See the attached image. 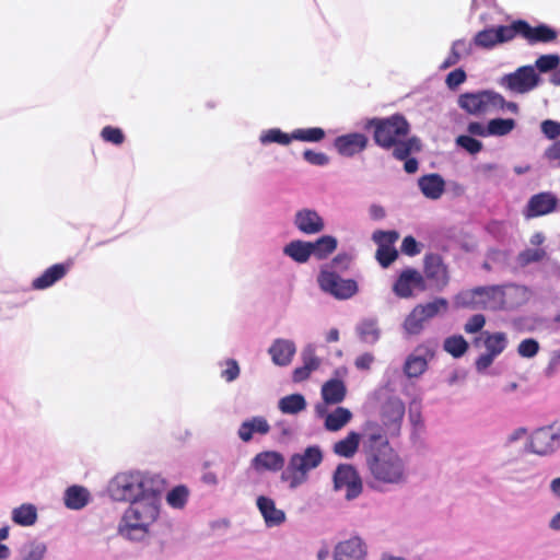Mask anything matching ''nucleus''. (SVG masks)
I'll return each instance as SVG.
<instances>
[{
	"label": "nucleus",
	"mask_w": 560,
	"mask_h": 560,
	"mask_svg": "<svg viewBox=\"0 0 560 560\" xmlns=\"http://www.w3.org/2000/svg\"><path fill=\"white\" fill-rule=\"evenodd\" d=\"M164 479L155 472L141 469L122 470L114 475L106 487L115 502L131 504L163 493Z\"/></svg>",
	"instance_id": "f257e3e1"
},
{
	"label": "nucleus",
	"mask_w": 560,
	"mask_h": 560,
	"mask_svg": "<svg viewBox=\"0 0 560 560\" xmlns=\"http://www.w3.org/2000/svg\"><path fill=\"white\" fill-rule=\"evenodd\" d=\"M163 511V493L129 504L118 522L117 532L126 540L144 541L158 526Z\"/></svg>",
	"instance_id": "f03ea898"
},
{
	"label": "nucleus",
	"mask_w": 560,
	"mask_h": 560,
	"mask_svg": "<svg viewBox=\"0 0 560 560\" xmlns=\"http://www.w3.org/2000/svg\"><path fill=\"white\" fill-rule=\"evenodd\" d=\"M369 125L374 127L375 142L384 149H392L393 155L397 160H404L421 149L418 138H407L409 124L400 115H393L385 119H372Z\"/></svg>",
	"instance_id": "7ed1b4c3"
},
{
	"label": "nucleus",
	"mask_w": 560,
	"mask_h": 560,
	"mask_svg": "<svg viewBox=\"0 0 560 560\" xmlns=\"http://www.w3.org/2000/svg\"><path fill=\"white\" fill-rule=\"evenodd\" d=\"M322 462V450L315 445L308 446L304 451L290 456L280 479L287 485L289 490H296L307 482L310 471L317 468Z\"/></svg>",
	"instance_id": "20e7f679"
},
{
	"label": "nucleus",
	"mask_w": 560,
	"mask_h": 560,
	"mask_svg": "<svg viewBox=\"0 0 560 560\" xmlns=\"http://www.w3.org/2000/svg\"><path fill=\"white\" fill-rule=\"evenodd\" d=\"M369 469L380 483L400 485L407 479V469L402 458L393 448L384 447L369 459Z\"/></svg>",
	"instance_id": "39448f33"
},
{
	"label": "nucleus",
	"mask_w": 560,
	"mask_h": 560,
	"mask_svg": "<svg viewBox=\"0 0 560 560\" xmlns=\"http://www.w3.org/2000/svg\"><path fill=\"white\" fill-rule=\"evenodd\" d=\"M456 307L471 310H502L501 285L477 287L459 292L454 298Z\"/></svg>",
	"instance_id": "423d86ee"
},
{
	"label": "nucleus",
	"mask_w": 560,
	"mask_h": 560,
	"mask_svg": "<svg viewBox=\"0 0 560 560\" xmlns=\"http://www.w3.org/2000/svg\"><path fill=\"white\" fill-rule=\"evenodd\" d=\"M447 308L448 302L443 298H438L425 304H418L405 318L402 329L407 335H418L428 320L445 313Z\"/></svg>",
	"instance_id": "0eeeda50"
},
{
	"label": "nucleus",
	"mask_w": 560,
	"mask_h": 560,
	"mask_svg": "<svg viewBox=\"0 0 560 560\" xmlns=\"http://www.w3.org/2000/svg\"><path fill=\"white\" fill-rule=\"evenodd\" d=\"M322 291L338 300H347L358 292V284L352 279H343L330 267H323L317 277Z\"/></svg>",
	"instance_id": "6e6552de"
},
{
	"label": "nucleus",
	"mask_w": 560,
	"mask_h": 560,
	"mask_svg": "<svg viewBox=\"0 0 560 560\" xmlns=\"http://www.w3.org/2000/svg\"><path fill=\"white\" fill-rule=\"evenodd\" d=\"M539 83L540 78L533 66L520 67L514 72L504 74L499 79L500 86L516 94L528 93L536 89Z\"/></svg>",
	"instance_id": "1a4fd4ad"
},
{
	"label": "nucleus",
	"mask_w": 560,
	"mask_h": 560,
	"mask_svg": "<svg viewBox=\"0 0 560 560\" xmlns=\"http://www.w3.org/2000/svg\"><path fill=\"white\" fill-rule=\"evenodd\" d=\"M501 94L493 91L466 93L459 96V106L471 115L493 113V105L501 104Z\"/></svg>",
	"instance_id": "9d476101"
},
{
	"label": "nucleus",
	"mask_w": 560,
	"mask_h": 560,
	"mask_svg": "<svg viewBox=\"0 0 560 560\" xmlns=\"http://www.w3.org/2000/svg\"><path fill=\"white\" fill-rule=\"evenodd\" d=\"M334 490L347 500L357 498L362 491V482L357 470L349 464L339 465L334 472Z\"/></svg>",
	"instance_id": "9b49d317"
},
{
	"label": "nucleus",
	"mask_w": 560,
	"mask_h": 560,
	"mask_svg": "<svg viewBox=\"0 0 560 560\" xmlns=\"http://www.w3.org/2000/svg\"><path fill=\"white\" fill-rule=\"evenodd\" d=\"M560 447V427H544L534 431L529 439V450L540 456L553 453Z\"/></svg>",
	"instance_id": "f8f14e48"
},
{
	"label": "nucleus",
	"mask_w": 560,
	"mask_h": 560,
	"mask_svg": "<svg viewBox=\"0 0 560 560\" xmlns=\"http://www.w3.org/2000/svg\"><path fill=\"white\" fill-rule=\"evenodd\" d=\"M292 224L304 235L319 234L326 228L325 219L312 208L299 209L293 215Z\"/></svg>",
	"instance_id": "ddd939ff"
},
{
	"label": "nucleus",
	"mask_w": 560,
	"mask_h": 560,
	"mask_svg": "<svg viewBox=\"0 0 560 560\" xmlns=\"http://www.w3.org/2000/svg\"><path fill=\"white\" fill-rule=\"evenodd\" d=\"M515 36L516 28L514 24L489 27L475 35L474 44L480 48L491 49L498 44L512 40Z\"/></svg>",
	"instance_id": "4468645a"
},
{
	"label": "nucleus",
	"mask_w": 560,
	"mask_h": 560,
	"mask_svg": "<svg viewBox=\"0 0 560 560\" xmlns=\"http://www.w3.org/2000/svg\"><path fill=\"white\" fill-rule=\"evenodd\" d=\"M399 235L395 231H376L373 233V241L377 244L376 259L383 267H388L396 258L397 250L395 243Z\"/></svg>",
	"instance_id": "2eb2a0df"
},
{
	"label": "nucleus",
	"mask_w": 560,
	"mask_h": 560,
	"mask_svg": "<svg viewBox=\"0 0 560 560\" xmlns=\"http://www.w3.org/2000/svg\"><path fill=\"white\" fill-rule=\"evenodd\" d=\"M433 351L424 345L418 346L405 360L402 371L409 378L420 377L428 369Z\"/></svg>",
	"instance_id": "dca6fc26"
},
{
	"label": "nucleus",
	"mask_w": 560,
	"mask_h": 560,
	"mask_svg": "<svg viewBox=\"0 0 560 560\" xmlns=\"http://www.w3.org/2000/svg\"><path fill=\"white\" fill-rule=\"evenodd\" d=\"M423 289L424 280L422 275L412 268L402 270L393 284V292L401 299L411 298L416 290L422 291Z\"/></svg>",
	"instance_id": "f3484780"
},
{
	"label": "nucleus",
	"mask_w": 560,
	"mask_h": 560,
	"mask_svg": "<svg viewBox=\"0 0 560 560\" xmlns=\"http://www.w3.org/2000/svg\"><path fill=\"white\" fill-rule=\"evenodd\" d=\"M334 374L335 377L325 382L320 390L322 398L327 405L340 404L347 395V387L342 378L347 376L348 369L345 366L338 368Z\"/></svg>",
	"instance_id": "a211bd4d"
},
{
	"label": "nucleus",
	"mask_w": 560,
	"mask_h": 560,
	"mask_svg": "<svg viewBox=\"0 0 560 560\" xmlns=\"http://www.w3.org/2000/svg\"><path fill=\"white\" fill-rule=\"evenodd\" d=\"M256 508L268 528L279 527L287 521L285 512L277 506L276 501L271 497L258 495L256 498Z\"/></svg>",
	"instance_id": "6ab92c4d"
},
{
	"label": "nucleus",
	"mask_w": 560,
	"mask_h": 560,
	"mask_svg": "<svg viewBox=\"0 0 560 560\" xmlns=\"http://www.w3.org/2000/svg\"><path fill=\"white\" fill-rule=\"evenodd\" d=\"M271 362L277 366H288L296 353V345L288 338H276L268 348Z\"/></svg>",
	"instance_id": "aec40b11"
},
{
	"label": "nucleus",
	"mask_w": 560,
	"mask_h": 560,
	"mask_svg": "<svg viewBox=\"0 0 560 560\" xmlns=\"http://www.w3.org/2000/svg\"><path fill=\"white\" fill-rule=\"evenodd\" d=\"M365 558L366 546L358 536L339 541L334 549L335 560H365Z\"/></svg>",
	"instance_id": "412c9836"
},
{
	"label": "nucleus",
	"mask_w": 560,
	"mask_h": 560,
	"mask_svg": "<svg viewBox=\"0 0 560 560\" xmlns=\"http://www.w3.org/2000/svg\"><path fill=\"white\" fill-rule=\"evenodd\" d=\"M558 198L551 192L534 195L527 202L524 214L526 218H536L556 211Z\"/></svg>",
	"instance_id": "4be33fe9"
},
{
	"label": "nucleus",
	"mask_w": 560,
	"mask_h": 560,
	"mask_svg": "<svg viewBox=\"0 0 560 560\" xmlns=\"http://www.w3.org/2000/svg\"><path fill=\"white\" fill-rule=\"evenodd\" d=\"M405 416V404L400 398H389L383 406L382 419L385 427L393 434L397 433Z\"/></svg>",
	"instance_id": "5701e85b"
},
{
	"label": "nucleus",
	"mask_w": 560,
	"mask_h": 560,
	"mask_svg": "<svg viewBox=\"0 0 560 560\" xmlns=\"http://www.w3.org/2000/svg\"><path fill=\"white\" fill-rule=\"evenodd\" d=\"M283 466L284 457L277 451H262L250 460V468L258 474L266 471L276 472L281 470Z\"/></svg>",
	"instance_id": "b1692460"
},
{
	"label": "nucleus",
	"mask_w": 560,
	"mask_h": 560,
	"mask_svg": "<svg viewBox=\"0 0 560 560\" xmlns=\"http://www.w3.org/2000/svg\"><path fill=\"white\" fill-rule=\"evenodd\" d=\"M368 138L363 133L353 132L336 138L334 145L339 154L353 156L365 149Z\"/></svg>",
	"instance_id": "393cba45"
},
{
	"label": "nucleus",
	"mask_w": 560,
	"mask_h": 560,
	"mask_svg": "<svg viewBox=\"0 0 560 560\" xmlns=\"http://www.w3.org/2000/svg\"><path fill=\"white\" fill-rule=\"evenodd\" d=\"M318 416L325 418V428L328 431L336 432L346 427L352 419V412L345 407H337L330 412H326L325 407L318 405L316 407Z\"/></svg>",
	"instance_id": "a878e982"
},
{
	"label": "nucleus",
	"mask_w": 560,
	"mask_h": 560,
	"mask_svg": "<svg viewBox=\"0 0 560 560\" xmlns=\"http://www.w3.org/2000/svg\"><path fill=\"white\" fill-rule=\"evenodd\" d=\"M530 291L518 284L501 285L502 310H509L526 303L530 299Z\"/></svg>",
	"instance_id": "bb28decb"
},
{
	"label": "nucleus",
	"mask_w": 560,
	"mask_h": 560,
	"mask_svg": "<svg viewBox=\"0 0 560 560\" xmlns=\"http://www.w3.org/2000/svg\"><path fill=\"white\" fill-rule=\"evenodd\" d=\"M514 27L516 28V34L523 35L529 43L542 42L548 43L552 42L557 37V33L546 26L539 25L537 27H532L524 21H518L514 23Z\"/></svg>",
	"instance_id": "cd10ccee"
},
{
	"label": "nucleus",
	"mask_w": 560,
	"mask_h": 560,
	"mask_svg": "<svg viewBox=\"0 0 560 560\" xmlns=\"http://www.w3.org/2000/svg\"><path fill=\"white\" fill-rule=\"evenodd\" d=\"M10 518L20 527H33L38 522V508L30 502L21 503L11 509Z\"/></svg>",
	"instance_id": "c85d7f7f"
},
{
	"label": "nucleus",
	"mask_w": 560,
	"mask_h": 560,
	"mask_svg": "<svg viewBox=\"0 0 560 560\" xmlns=\"http://www.w3.org/2000/svg\"><path fill=\"white\" fill-rule=\"evenodd\" d=\"M270 431V425L266 418L256 416L244 420L237 430V436L245 443L253 440L254 434L265 435Z\"/></svg>",
	"instance_id": "c756f323"
},
{
	"label": "nucleus",
	"mask_w": 560,
	"mask_h": 560,
	"mask_svg": "<svg viewBox=\"0 0 560 560\" xmlns=\"http://www.w3.org/2000/svg\"><path fill=\"white\" fill-rule=\"evenodd\" d=\"M282 254L298 265H305L311 260L310 241L291 240L283 245Z\"/></svg>",
	"instance_id": "7c9ffc66"
},
{
	"label": "nucleus",
	"mask_w": 560,
	"mask_h": 560,
	"mask_svg": "<svg viewBox=\"0 0 560 560\" xmlns=\"http://www.w3.org/2000/svg\"><path fill=\"white\" fill-rule=\"evenodd\" d=\"M421 192L429 199L438 200L445 191V182L439 174H429L418 179Z\"/></svg>",
	"instance_id": "2f4dec72"
},
{
	"label": "nucleus",
	"mask_w": 560,
	"mask_h": 560,
	"mask_svg": "<svg viewBox=\"0 0 560 560\" xmlns=\"http://www.w3.org/2000/svg\"><path fill=\"white\" fill-rule=\"evenodd\" d=\"M486 349V353L499 357L508 347V335L503 331H483L479 338Z\"/></svg>",
	"instance_id": "473e14b6"
},
{
	"label": "nucleus",
	"mask_w": 560,
	"mask_h": 560,
	"mask_svg": "<svg viewBox=\"0 0 560 560\" xmlns=\"http://www.w3.org/2000/svg\"><path fill=\"white\" fill-rule=\"evenodd\" d=\"M337 247L338 241L335 236L322 235L314 241H310L311 258L314 257L317 260L326 259Z\"/></svg>",
	"instance_id": "72a5a7b5"
},
{
	"label": "nucleus",
	"mask_w": 560,
	"mask_h": 560,
	"mask_svg": "<svg viewBox=\"0 0 560 560\" xmlns=\"http://www.w3.org/2000/svg\"><path fill=\"white\" fill-rule=\"evenodd\" d=\"M91 500L90 491L82 486H71L65 491L63 502L70 510H82Z\"/></svg>",
	"instance_id": "f704fd0d"
},
{
	"label": "nucleus",
	"mask_w": 560,
	"mask_h": 560,
	"mask_svg": "<svg viewBox=\"0 0 560 560\" xmlns=\"http://www.w3.org/2000/svg\"><path fill=\"white\" fill-rule=\"evenodd\" d=\"M47 552V544L37 538H33L21 545L19 557L21 560H45Z\"/></svg>",
	"instance_id": "c9c22d12"
},
{
	"label": "nucleus",
	"mask_w": 560,
	"mask_h": 560,
	"mask_svg": "<svg viewBox=\"0 0 560 560\" xmlns=\"http://www.w3.org/2000/svg\"><path fill=\"white\" fill-rule=\"evenodd\" d=\"M68 268V266L62 264L49 267L42 276L33 280V288L36 290H44L51 287L67 273Z\"/></svg>",
	"instance_id": "e433bc0d"
},
{
	"label": "nucleus",
	"mask_w": 560,
	"mask_h": 560,
	"mask_svg": "<svg viewBox=\"0 0 560 560\" xmlns=\"http://www.w3.org/2000/svg\"><path fill=\"white\" fill-rule=\"evenodd\" d=\"M361 442V434L350 431L343 439L334 444V452L340 457L351 458L357 453Z\"/></svg>",
	"instance_id": "4c0bfd02"
},
{
	"label": "nucleus",
	"mask_w": 560,
	"mask_h": 560,
	"mask_svg": "<svg viewBox=\"0 0 560 560\" xmlns=\"http://www.w3.org/2000/svg\"><path fill=\"white\" fill-rule=\"evenodd\" d=\"M425 275L433 280L438 287H444L447 281V271L441 259L436 256L425 259Z\"/></svg>",
	"instance_id": "58836bf2"
},
{
	"label": "nucleus",
	"mask_w": 560,
	"mask_h": 560,
	"mask_svg": "<svg viewBox=\"0 0 560 560\" xmlns=\"http://www.w3.org/2000/svg\"><path fill=\"white\" fill-rule=\"evenodd\" d=\"M278 408L282 413L296 415L306 408V400L301 394L288 395L278 401Z\"/></svg>",
	"instance_id": "ea45409f"
},
{
	"label": "nucleus",
	"mask_w": 560,
	"mask_h": 560,
	"mask_svg": "<svg viewBox=\"0 0 560 560\" xmlns=\"http://www.w3.org/2000/svg\"><path fill=\"white\" fill-rule=\"evenodd\" d=\"M189 498V490L186 486H176L171 489L165 497V501L172 509L183 510Z\"/></svg>",
	"instance_id": "a19ab883"
},
{
	"label": "nucleus",
	"mask_w": 560,
	"mask_h": 560,
	"mask_svg": "<svg viewBox=\"0 0 560 560\" xmlns=\"http://www.w3.org/2000/svg\"><path fill=\"white\" fill-rule=\"evenodd\" d=\"M325 130L319 127L298 128L291 132V142L293 140L302 142H319L325 138Z\"/></svg>",
	"instance_id": "79ce46f5"
},
{
	"label": "nucleus",
	"mask_w": 560,
	"mask_h": 560,
	"mask_svg": "<svg viewBox=\"0 0 560 560\" xmlns=\"http://www.w3.org/2000/svg\"><path fill=\"white\" fill-rule=\"evenodd\" d=\"M259 141L264 145L271 143L289 145L291 143V133H285L279 128H270L260 132Z\"/></svg>",
	"instance_id": "37998d69"
},
{
	"label": "nucleus",
	"mask_w": 560,
	"mask_h": 560,
	"mask_svg": "<svg viewBox=\"0 0 560 560\" xmlns=\"http://www.w3.org/2000/svg\"><path fill=\"white\" fill-rule=\"evenodd\" d=\"M489 137H503L512 132L516 122L511 118H494L488 121Z\"/></svg>",
	"instance_id": "c03bdc74"
},
{
	"label": "nucleus",
	"mask_w": 560,
	"mask_h": 560,
	"mask_svg": "<svg viewBox=\"0 0 560 560\" xmlns=\"http://www.w3.org/2000/svg\"><path fill=\"white\" fill-rule=\"evenodd\" d=\"M362 341L366 343H375L380 339V328L375 320H363L357 328Z\"/></svg>",
	"instance_id": "a18cd8bd"
},
{
	"label": "nucleus",
	"mask_w": 560,
	"mask_h": 560,
	"mask_svg": "<svg viewBox=\"0 0 560 560\" xmlns=\"http://www.w3.org/2000/svg\"><path fill=\"white\" fill-rule=\"evenodd\" d=\"M443 347L454 358H460L468 350V342L463 336L454 335L445 339Z\"/></svg>",
	"instance_id": "49530a36"
},
{
	"label": "nucleus",
	"mask_w": 560,
	"mask_h": 560,
	"mask_svg": "<svg viewBox=\"0 0 560 560\" xmlns=\"http://www.w3.org/2000/svg\"><path fill=\"white\" fill-rule=\"evenodd\" d=\"M302 363L311 371L314 372L319 369L322 359L316 354V347L313 343L304 346L301 352Z\"/></svg>",
	"instance_id": "de8ad7c7"
},
{
	"label": "nucleus",
	"mask_w": 560,
	"mask_h": 560,
	"mask_svg": "<svg viewBox=\"0 0 560 560\" xmlns=\"http://www.w3.org/2000/svg\"><path fill=\"white\" fill-rule=\"evenodd\" d=\"M456 142V145L464 149L466 152H468L469 154H477L479 153L482 148H483V144L481 141L472 138L471 136H468V135H460L456 138L455 140Z\"/></svg>",
	"instance_id": "09e8293b"
},
{
	"label": "nucleus",
	"mask_w": 560,
	"mask_h": 560,
	"mask_svg": "<svg viewBox=\"0 0 560 560\" xmlns=\"http://www.w3.org/2000/svg\"><path fill=\"white\" fill-rule=\"evenodd\" d=\"M560 63V57L556 54L542 55L536 62L535 67L542 73L557 69Z\"/></svg>",
	"instance_id": "8fccbe9b"
},
{
	"label": "nucleus",
	"mask_w": 560,
	"mask_h": 560,
	"mask_svg": "<svg viewBox=\"0 0 560 560\" xmlns=\"http://www.w3.org/2000/svg\"><path fill=\"white\" fill-rule=\"evenodd\" d=\"M546 256V252L542 248L525 249L518 255V261L522 266L530 262L539 261Z\"/></svg>",
	"instance_id": "3c124183"
},
{
	"label": "nucleus",
	"mask_w": 560,
	"mask_h": 560,
	"mask_svg": "<svg viewBox=\"0 0 560 560\" xmlns=\"http://www.w3.org/2000/svg\"><path fill=\"white\" fill-rule=\"evenodd\" d=\"M539 350V343L532 338L521 341L517 348V352L523 358H533Z\"/></svg>",
	"instance_id": "603ef678"
},
{
	"label": "nucleus",
	"mask_w": 560,
	"mask_h": 560,
	"mask_svg": "<svg viewBox=\"0 0 560 560\" xmlns=\"http://www.w3.org/2000/svg\"><path fill=\"white\" fill-rule=\"evenodd\" d=\"M240 365L234 359L224 362V369L221 371V377L231 383L240 376Z\"/></svg>",
	"instance_id": "864d4df0"
},
{
	"label": "nucleus",
	"mask_w": 560,
	"mask_h": 560,
	"mask_svg": "<svg viewBox=\"0 0 560 560\" xmlns=\"http://www.w3.org/2000/svg\"><path fill=\"white\" fill-rule=\"evenodd\" d=\"M102 138L114 144H121L125 140L124 133L120 129L110 126L104 127L101 132Z\"/></svg>",
	"instance_id": "5fc2aeb1"
},
{
	"label": "nucleus",
	"mask_w": 560,
	"mask_h": 560,
	"mask_svg": "<svg viewBox=\"0 0 560 560\" xmlns=\"http://www.w3.org/2000/svg\"><path fill=\"white\" fill-rule=\"evenodd\" d=\"M303 158L306 162L316 166H325L329 163V158L325 153L313 150H305Z\"/></svg>",
	"instance_id": "6e6d98bb"
},
{
	"label": "nucleus",
	"mask_w": 560,
	"mask_h": 560,
	"mask_svg": "<svg viewBox=\"0 0 560 560\" xmlns=\"http://www.w3.org/2000/svg\"><path fill=\"white\" fill-rule=\"evenodd\" d=\"M486 325V317L481 314L472 315L465 324L464 330L467 334H476Z\"/></svg>",
	"instance_id": "4d7b16f0"
},
{
	"label": "nucleus",
	"mask_w": 560,
	"mask_h": 560,
	"mask_svg": "<svg viewBox=\"0 0 560 560\" xmlns=\"http://www.w3.org/2000/svg\"><path fill=\"white\" fill-rule=\"evenodd\" d=\"M541 131L548 139H556L560 136V122L551 119L544 120Z\"/></svg>",
	"instance_id": "13d9d810"
},
{
	"label": "nucleus",
	"mask_w": 560,
	"mask_h": 560,
	"mask_svg": "<svg viewBox=\"0 0 560 560\" xmlns=\"http://www.w3.org/2000/svg\"><path fill=\"white\" fill-rule=\"evenodd\" d=\"M466 80V73L462 69L450 72L446 77V84L450 89H456Z\"/></svg>",
	"instance_id": "bf43d9fd"
},
{
	"label": "nucleus",
	"mask_w": 560,
	"mask_h": 560,
	"mask_svg": "<svg viewBox=\"0 0 560 560\" xmlns=\"http://www.w3.org/2000/svg\"><path fill=\"white\" fill-rule=\"evenodd\" d=\"M374 355L370 352L358 355L354 360V365L358 370L368 371L374 362Z\"/></svg>",
	"instance_id": "052dcab7"
},
{
	"label": "nucleus",
	"mask_w": 560,
	"mask_h": 560,
	"mask_svg": "<svg viewBox=\"0 0 560 560\" xmlns=\"http://www.w3.org/2000/svg\"><path fill=\"white\" fill-rule=\"evenodd\" d=\"M494 359H495V357L490 355V354H488L486 352L480 354L477 358L476 362H475V366H476L477 372L478 373H485L488 370V368L491 366V364L493 363Z\"/></svg>",
	"instance_id": "680f3d73"
},
{
	"label": "nucleus",
	"mask_w": 560,
	"mask_h": 560,
	"mask_svg": "<svg viewBox=\"0 0 560 560\" xmlns=\"http://www.w3.org/2000/svg\"><path fill=\"white\" fill-rule=\"evenodd\" d=\"M462 58L464 56H469L472 52L471 44L467 43L464 39L455 40L451 47L452 52H455Z\"/></svg>",
	"instance_id": "e2e57ef3"
},
{
	"label": "nucleus",
	"mask_w": 560,
	"mask_h": 560,
	"mask_svg": "<svg viewBox=\"0 0 560 560\" xmlns=\"http://www.w3.org/2000/svg\"><path fill=\"white\" fill-rule=\"evenodd\" d=\"M401 250L409 256H413L420 252L419 245L412 236H407L404 238Z\"/></svg>",
	"instance_id": "0e129e2a"
},
{
	"label": "nucleus",
	"mask_w": 560,
	"mask_h": 560,
	"mask_svg": "<svg viewBox=\"0 0 560 560\" xmlns=\"http://www.w3.org/2000/svg\"><path fill=\"white\" fill-rule=\"evenodd\" d=\"M489 126L488 124L485 126L481 122H470L467 126V131L472 136H479V137H489Z\"/></svg>",
	"instance_id": "69168bd1"
},
{
	"label": "nucleus",
	"mask_w": 560,
	"mask_h": 560,
	"mask_svg": "<svg viewBox=\"0 0 560 560\" xmlns=\"http://www.w3.org/2000/svg\"><path fill=\"white\" fill-rule=\"evenodd\" d=\"M545 155L549 161L560 166V141L553 143L550 148H548L546 150Z\"/></svg>",
	"instance_id": "338daca9"
},
{
	"label": "nucleus",
	"mask_w": 560,
	"mask_h": 560,
	"mask_svg": "<svg viewBox=\"0 0 560 560\" xmlns=\"http://www.w3.org/2000/svg\"><path fill=\"white\" fill-rule=\"evenodd\" d=\"M547 528L551 533L560 534V510L552 513L547 521Z\"/></svg>",
	"instance_id": "774afa93"
}]
</instances>
